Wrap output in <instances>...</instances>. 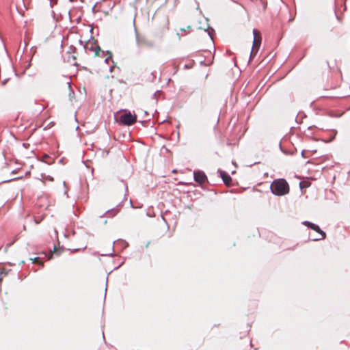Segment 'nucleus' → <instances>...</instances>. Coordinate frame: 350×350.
Listing matches in <instances>:
<instances>
[{"mask_svg": "<svg viewBox=\"0 0 350 350\" xmlns=\"http://www.w3.org/2000/svg\"><path fill=\"white\" fill-rule=\"evenodd\" d=\"M161 94L162 92L161 90H157L154 93L152 98L155 100V103L157 102V99L161 95Z\"/></svg>", "mask_w": 350, "mask_h": 350, "instance_id": "nucleus-13", "label": "nucleus"}, {"mask_svg": "<svg viewBox=\"0 0 350 350\" xmlns=\"http://www.w3.org/2000/svg\"><path fill=\"white\" fill-rule=\"evenodd\" d=\"M62 79L65 81V84L67 88H71V79L68 77H63Z\"/></svg>", "mask_w": 350, "mask_h": 350, "instance_id": "nucleus-12", "label": "nucleus"}, {"mask_svg": "<svg viewBox=\"0 0 350 350\" xmlns=\"http://www.w3.org/2000/svg\"><path fill=\"white\" fill-rule=\"evenodd\" d=\"M42 161L47 164H51L53 162V159H51L48 154H44L42 157Z\"/></svg>", "mask_w": 350, "mask_h": 350, "instance_id": "nucleus-11", "label": "nucleus"}, {"mask_svg": "<svg viewBox=\"0 0 350 350\" xmlns=\"http://www.w3.org/2000/svg\"><path fill=\"white\" fill-rule=\"evenodd\" d=\"M311 229L314 230L316 232L318 233V234H319V237H312V235L311 234H309V237L311 241H318L325 239V232L323 230H322L318 225L314 224V226L311 228Z\"/></svg>", "mask_w": 350, "mask_h": 350, "instance_id": "nucleus-5", "label": "nucleus"}, {"mask_svg": "<svg viewBox=\"0 0 350 350\" xmlns=\"http://www.w3.org/2000/svg\"><path fill=\"white\" fill-rule=\"evenodd\" d=\"M332 135H330V138L327 140H325L326 142H331L336 137L337 131L336 130L332 131Z\"/></svg>", "mask_w": 350, "mask_h": 350, "instance_id": "nucleus-14", "label": "nucleus"}, {"mask_svg": "<svg viewBox=\"0 0 350 350\" xmlns=\"http://www.w3.org/2000/svg\"><path fill=\"white\" fill-rule=\"evenodd\" d=\"M137 121V116L131 114V112L124 113L120 117V122L124 125L130 126Z\"/></svg>", "mask_w": 350, "mask_h": 350, "instance_id": "nucleus-4", "label": "nucleus"}, {"mask_svg": "<svg viewBox=\"0 0 350 350\" xmlns=\"http://www.w3.org/2000/svg\"><path fill=\"white\" fill-rule=\"evenodd\" d=\"M109 54H110V56H109V58H110V57H111V53H109ZM108 61H109V57L105 59V62L106 63H108Z\"/></svg>", "mask_w": 350, "mask_h": 350, "instance_id": "nucleus-20", "label": "nucleus"}, {"mask_svg": "<svg viewBox=\"0 0 350 350\" xmlns=\"http://www.w3.org/2000/svg\"><path fill=\"white\" fill-rule=\"evenodd\" d=\"M76 90H77V91L78 92H79L80 94H81V89L77 88V89H76Z\"/></svg>", "mask_w": 350, "mask_h": 350, "instance_id": "nucleus-24", "label": "nucleus"}, {"mask_svg": "<svg viewBox=\"0 0 350 350\" xmlns=\"http://www.w3.org/2000/svg\"><path fill=\"white\" fill-rule=\"evenodd\" d=\"M49 180H53V178H49Z\"/></svg>", "mask_w": 350, "mask_h": 350, "instance_id": "nucleus-31", "label": "nucleus"}, {"mask_svg": "<svg viewBox=\"0 0 350 350\" xmlns=\"http://www.w3.org/2000/svg\"><path fill=\"white\" fill-rule=\"evenodd\" d=\"M70 1H72V0H70Z\"/></svg>", "mask_w": 350, "mask_h": 350, "instance_id": "nucleus-32", "label": "nucleus"}, {"mask_svg": "<svg viewBox=\"0 0 350 350\" xmlns=\"http://www.w3.org/2000/svg\"><path fill=\"white\" fill-rule=\"evenodd\" d=\"M178 3V0H174V4H176Z\"/></svg>", "mask_w": 350, "mask_h": 350, "instance_id": "nucleus-26", "label": "nucleus"}, {"mask_svg": "<svg viewBox=\"0 0 350 350\" xmlns=\"http://www.w3.org/2000/svg\"><path fill=\"white\" fill-rule=\"evenodd\" d=\"M112 254H113L112 253H109V254H102V256H111Z\"/></svg>", "mask_w": 350, "mask_h": 350, "instance_id": "nucleus-22", "label": "nucleus"}, {"mask_svg": "<svg viewBox=\"0 0 350 350\" xmlns=\"http://www.w3.org/2000/svg\"><path fill=\"white\" fill-rule=\"evenodd\" d=\"M214 32V29L211 28L208 31V34L209 35V36L211 37V39H213V36H212V33Z\"/></svg>", "mask_w": 350, "mask_h": 350, "instance_id": "nucleus-16", "label": "nucleus"}, {"mask_svg": "<svg viewBox=\"0 0 350 350\" xmlns=\"http://www.w3.org/2000/svg\"><path fill=\"white\" fill-rule=\"evenodd\" d=\"M253 35H254V41H253L252 49L250 53V59H251L252 58V57L256 54V53L258 51V49L260 46V43H261V37H260V32L256 29H254Z\"/></svg>", "mask_w": 350, "mask_h": 350, "instance_id": "nucleus-3", "label": "nucleus"}, {"mask_svg": "<svg viewBox=\"0 0 350 350\" xmlns=\"http://www.w3.org/2000/svg\"><path fill=\"white\" fill-rule=\"evenodd\" d=\"M194 180L200 184H203L207 180V177L203 171L198 170L193 172Z\"/></svg>", "mask_w": 350, "mask_h": 350, "instance_id": "nucleus-7", "label": "nucleus"}, {"mask_svg": "<svg viewBox=\"0 0 350 350\" xmlns=\"http://www.w3.org/2000/svg\"><path fill=\"white\" fill-rule=\"evenodd\" d=\"M5 81H6V79H5L3 82H2V85H4L5 84Z\"/></svg>", "mask_w": 350, "mask_h": 350, "instance_id": "nucleus-25", "label": "nucleus"}, {"mask_svg": "<svg viewBox=\"0 0 350 350\" xmlns=\"http://www.w3.org/2000/svg\"><path fill=\"white\" fill-rule=\"evenodd\" d=\"M302 224L307 226L308 228H311L314 226V224H313L310 221H304L302 222Z\"/></svg>", "mask_w": 350, "mask_h": 350, "instance_id": "nucleus-15", "label": "nucleus"}, {"mask_svg": "<svg viewBox=\"0 0 350 350\" xmlns=\"http://www.w3.org/2000/svg\"><path fill=\"white\" fill-rule=\"evenodd\" d=\"M119 211L118 208H113L111 210L107 211L105 214L108 215V217H113L116 215Z\"/></svg>", "mask_w": 350, "mask_h": 350, "instance_id": "nucleus-10", "label": "nucleus"}, {"mask_svg": "<svg viewBox=\"0 0 350 350\" xmlns=\"http://www.w3.org/2000/svg\"><path fill=\"white\" fill-rule=\"evenodd\" d=\"M114 69V66H110L109 70L110 72H112V70Z\"/></svg>", "mask_w": 350, "mask_h": 350, "instance_id": "nucleus-23", "label": "nucleus"}, {"mask_svg": "<svg viewBox=\"0 0 350 350\" xmlns=\"http://www.w3.org/2000/svg\"><path fill=\"white\" fill-rule=\"evenodd\" d=\"M39 262V258L38 257H36L33 258V263H36V262Z\"/></svg>", "mask_w": 350, "mask_h": 350, "instance_id": "nucleus-17", "label": "nucleus"}, {"mask_svg": "<svg viewBox=\"0 0 350 350\" xmlns=\"http://www.w3.org/2000/svg\"><path fill=\"white\" fill-rule=\"evenodd\" d=\"M180 31H184V32H185V29H180Z\"/></svg>", "mask_w": 350, "mask_h": 350, "instance_id": "nucleus-28", "label": "nucleus"}, {"mask_svg": "<svg viewBox=\"0 0 350 350\" xmlns=\"http://www.w3.org/2000/svg\"><path fill=\"white\" fill-rule=\"evenodd\" d=\"M121 242L124 244V245L125 247H126L128 245V243L126 242H125L124 241H121Z\"/></svg>", "mask_w": 350, "mask_h": 350, "instance_id": "nucleus-18", "label": "nucleus"}, {"mask_svg": "<svg viewBox=\"0 0 350 350\" xmlns=\"http://www.w3.org/2000/svg\"><path fill=\"white\" fill-rule=\"evenodd\" d=\"M218 173H219V175L222 178L224 183L226 185H229L230 182L232 181V178L230 177V176L227 172L221 170H218Z\"/></svg>", "mask_w": 350, "mask_h": 350, "instance_id": "nucleus-8", "label": "nucleus"}, {"mask_svg": "<svg viewBox=\"0 0 350 350\" xmlns=\"http://www.w3.org/2000/svg\"><path fill=\"white\" fill-rule=\"evenodd\" d=\"M83 48L86 51H94L96 56H98L101 51L100 46L94 41L88 42L83 46Z\"/></svg>", "mask_w": 350, "mask_h": 350, "instance_id": "nucleus-6", "label": "nucleus"}, {"mask_svg": "<svg viewBox=\"0 0 350 350\" xmlns=\"http://www.w3.org/2000/svg\"><path fill=\"white\" fill-rule=\"evenodd\" d=\"M301 156H302L303 157H305V150H302V152H301Z\"/></svg>", "mask_w": 350, "mask_h": 350, "instance_id": "nucleus-21", "label": "nucleus"}, {"mask_svg": "<svg viewBox=\"0 0 350 350\" xmlns=\"http://www.w3.org/2000/svg\"><path fill=\"white\" fill-rule=\"evenodd\" d=\"M68 97L70 101L72 103L77 100V97L76 96L75 92L74 91V89H68Z\"/></svg>", "mask_w": 350, "mask_h": 350, "instance_id": "nucleus-9", "label": "nucleus"}, {"mask_svg": "<svg viewBox=\"0 0 350 350\" xmlns=\"http://www.w3.org/2000/svg\"><path fill=\"white\" fill-rule=\"evenodd\" d=\"M247 90H248V89H243V94H249V93L247 92Z\"/></svg>", "mask_w": 350, "mask_h": 350, "instance_id": "nucleus-19", "label": "nucleus"}, {"mask_svg": "<svg viewBox=\"0 0 350 350\" xmlns=\"http://www.w3.org/2000/svg\"><path fill=\"white\" fill-rule=\"evenodd\" d=\"M319 237V234L317 235H315V237ZM312 237H314V236H312Z\"/></svg>", "mask_w": 350, "mask_h": 350, "instance_id": "nucleus-30", "label": "nucleus"}, {"mask_svg": "<svg viewBox=\"0 0 350 350\" xmlns=\"http://www.w3.org/2000/svg\"><path fill=\"white\" fill-rule=\"evenodd\" d=\"M270 189L273 194L275 196H284L289 192V186L284 178H279L272 182Z\"/></svg>", "mask_w": 350, "mask_h": 350, "instance_id": "nucleus-1", "label": "nucleus"}, {"mask_svg": "<svg viewBox=\"0 0 350 350\" xmlns=\"http://www.w3.org/2000/svg\"><path fill=\"white\" fill-rule=\"evenodd\" d=\"M135 41L137 46L140 49L142 47H148L151 48L154 46L152 42L148 40L144 36H140L136 28H135Z\"/></svg>", "mask_w": 350, "mask_h": 350, "instance_id": "nucleus-2", "label": "nucleus"}, {"mask_svg": "<svg viewBox=\"0 0 350 350\" xmlns=\"http://www.w3.org/2000/svg\"><path fill=\"white\" fill-rule=\"evenodd\" d=\"M280 148L281 150H282V151H283V150H282V146H281V144L280 145Z\"/></svg>", "mask_w": 350, "mask_h": 350, "instance_id": "nucleus-29", "label": "nucleus"}, {"mask_svg": "<svg viewBox=\"0 0 350 350\" xmlns=\"http://www.w3.org/2000/svg\"><path fill=\"white\" fill-rule=\"evenodd\" d=\"M83 91H84V93H85V94H86V91H85V90H86V89H85V88H83Z\"/></svg>", "mask_w": 350, "mask_h": 350, "instance_id": "nucleus-27", "label": "nucleus"}]
</instances>
